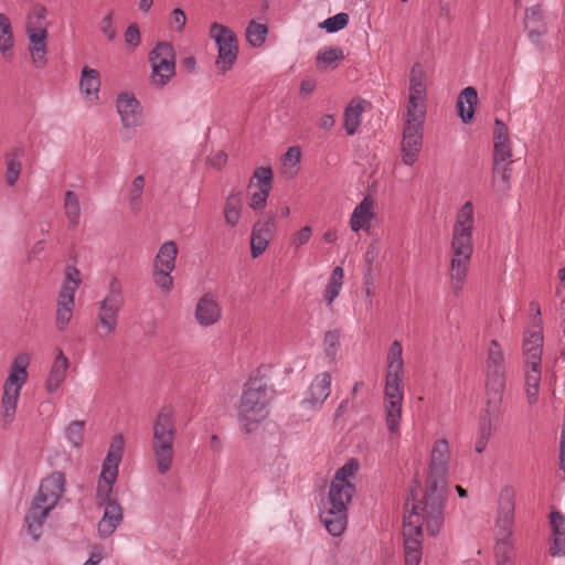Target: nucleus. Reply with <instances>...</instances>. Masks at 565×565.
<instances>
[{
    "instance_id": "obj_1",
    "label": "nucleus",
    "mask_w": 565,
    "mask_h": 565,
    "mask_svg": "<svg viewBox=\"0 0 565 565\" xmlns=\"http://www.w3.org/2000/svg\"><path fill=\"white\" fill-rule=\"evenodd\" d=\"M475 222L473 204L467 201L457 212L451 232L449 285L456 296L461 294L468 276Z\"/></svg>"
},
{
    "instance_id": "obj_2",
    "label": "nucleus",
    "mask_w": 565,
    "mask_h": 565,
    "mask_svg": "<svg viewBox=\"0 0 565 565\" xmlns=\"http://www.w3.org/2000/svg\"><path fill=\"white\" fill-rule=\"evenodd\" d=\"M359 470V461L350 459L337 470L331 481L328 499L323 502L320 520L332 536H340L348 524V503L355 493L352 479Z\"/></svg>"
},
{
    "instance_id": "obj_3",
    "label": "nucleus",
    "mask_w": 565,
    "mask_h": 565,
    "mask_svg": "<svg viewBox=\"0 0 565 565\" xmlns=\"http://www.w3.org/2000/svg\"><path fill=\"white\" fill-rule=\"evenodd\" d=\"M449 460L450 447L448 440L445 438L436 440L430 452L425 493L423 499L417 503L419 509H430L428 510V519L431 532L438 530V525L441 521V512H444Z\"/></svg>"
},
{
    "instance_id": "obj_4",
    "label": "nucleus",
    "mask_w": 565,
    "mask_h": 565,
    "mask_svg": "<svg viewBox=\"0 0 565 565\" xmlns=\"http://www.w3.org/2000/svg\"><path fill=\"white\" fill-rule=\"evenodd\" d=\"M403 347L397 340L393 341L387 352V370L384 390V407L387 429L395 434L399 429L402 404L404 398Z\"/></svg>"
},
{
    "instance_id": "obj_5",
    "label": "nucleus",
    "mask_w": 565,
    "mask_h": 565,
    "mask_svg": "<svg viewBox=\"0 0 565 565\" xmlns=\"http://www.w3.org/2000/svg\"><path fill=\"white\" fill-rule=\"evenodd\" d=\"M275 390L264 379H250L244 386L238 406V419L243 430L250 434L269 414Z\"/></svg>"
},
{
    "instance_id": "obj_6",
    "label": "nucleus",
    "mask_w": 565,
    "mask_h": 565,
    "mask_svg": "<svg viewBox=\"0 0 565 565\" xmlns=\"http://www.w3.org/2000/svg\"><path fill=\"white\" fill-rule=\"evenodd\" d=\"M64 487L65 477L58 471L42 480L39 492L25 515L28 531L34 540L40 539L44 521L63 495Z\"/></svg>"
},
{
    "instance_id": "obj_7",
    "label": "nucleus",
    "mask_w": 565,
    "mask_h": 565,
    "mask_svg": "<svg viewBox=\"0 0 565 565\" xmlns=\"http://www.w3.org/2000/svg\"><path fill=\"white\" fill-rule=\"evenodd\" d=\"M175 435L174 411L171 406H163L153 420L151 443L156 466L161 475L169 472L172 467Z\"/></svg>"
},
{
    "instance_id": "obj_8",
    "label": "nucleus",
    "mask_w": 565,
    "mask_h": 565,
    "mask_svg": "<svg viewBox=\"0 0 565 565\" xmlns=\"http://www.w3.org/2000/svg\"><path fill=\"white\" fill-rule=\"evenodd\" d=\"M29 363L30 356L26 353L18 354L11 363L9 376L3 384L0 422L4 429H7L15 418L21 388L28 381L26 369Z\"/></svg>"
},
{
    "instance_id": "obj_9",
    "label": "nucleus",
    "mask_w": 565,
    "mask_h": 565,
    "mask_svg": "<svg viewBox=\"0 0 565 565\" xmlns=\"http://www.w3.org/2000/svg\"><path fill=\"white\" fill-rule=\"evenodd\" d=\"M429 508L423 510L418 504H413L412 512L404 518V550H405V565H419L422 561V539L423 526L429 535L435 536L440 532L444 524V512H441V521L436 532L429 529Z\"/></svg>"
},
{
    "instance_id": "obj_10",
    "label": "nucleus",
    "mask_w": 565,
    "mask_h": 565,
    "mask_svg": "<svg viewBox=\"0 0 565 565\" xmlns=\"http://www.w3.org/2000/svg\"><path fill=\"white\" fill-rule=\"evenodd\" d=\"M124 438L116 435L109 446L106 458L104 459L102 472L96 489V500L98 505L107 503H117L114 495V484L118 477V466L122 458Z\"/></svg>"
},
{
    "instance_id": "obj_11",
    "label": "nucleus",
    "mask_w": 565,
    "mask_h": 565,
    "mask_svg": "<svg viewBox=\"0 0 565 565\" xmlns=\"http://www.w3.org/2000/svg\"><path fill=\"white\" fill-rule=\"evenodd\" d=\"M514 522V502L510 491L501 493V500L498 511L497 524L500 529L499 537L494 548L495 565H513L512 551L513 542L511 540V527Z\"/></svg>"
},
{
    "instance_id": "obj_12",
    "label": "nucleus",
    "mask_w": 565,
    "mask_h": 565,
    "mask_svg": "<svg viewBox=\"0 0 565 565\" xmlns=\"http://www.w3.org/2000/svg\"><path fill=\"white\" fill-rule=\"evenodd\" d=\"M125 305L122 286L117 277H113L106 296L97 303V321L106 334L116 332L119 312Z\"/></svg>"
},
{
    "instance_id": "obj_13",
    "label": "nucleus",
    "mask_w": 565,
    "mask_h": 565,
    "mask_svg": "<svg viewBox=\"0 0 565 565\" xmlns=\"http://www.w3.org/2000/svg\"><path fill=\"white\" fill-rule=\"evenodd\" d=\"M149 62L152 86L162 88L175 76V52L172 44L158 43L149 53Z\"/></svg>"
},
{
    "instance_id": "obj_14",
    "label": "nucleus",
    "mask_w": 565,
    "mask_h": 565,
    "mask_svg": "<svg viewBox=\"0 0 565 565\" xmlns=\"http://www.w3.org/2000/svg\"><path fill=\"white\" fill-rule=\"evenodd\" d=\"M81 285L79 270L76 267H67L65 279L58 292L55 324L60 331L66 329L73 317L75 292Z\"/></svg>"
},
{
    "instance_id": "obj_15",
    "label": "nucleus",
    "mask_w": 565,
    "mask_h": 565,
    "mask_svg": "<svg viewBox=\"0 0 565 565\" xmlns=\"http://www.w3.org/2000/svg\"><path fill=\"white\" fill-rule=\"evenodd\" d=\"M425 114L417 113L411 116L407 111L401 142L402 161L413 166L419 156L423 146V122Z\"/></svg>"
},
{
    "instance_id": "obj_16",
    "label": "nucleus",
    "mask_w": 565,
    "mask_h": 565,
    "mask_svg": "<svg viewBox=\"0 0 565 565\" xmlns=\"http://www.w3.org/2000/svg\"><path fill=\"white\" fill-rule=\"evenodd\" d=\"M210 35L216 42L218 50L216 64L225 73L237 58V38L230 28L217 22L211 24Z\"/></svg>"
},
{
    "instance_id": "obj_17",
    "label": "nucleus",
    "mask_w": 565,
    "mask_h": 565,
    "mask_svg": "<svg viewBox=\"0 0 565 565\" xmlns=\"http://www.w3.org/2000/svg\"><path fill=\"white\" fill-rule=\"evenodd\" d=\"M273 183L270 167L257 168L248 183V206L255 212L265 209Z\"/></svg>"
},
{
    "instance_id": "obj_18",
    "label": "nucleus",
    "mask_w": 565,
    "mask_h": 565,
    "mask_svg": "<svg viewBox=\"0 0 565 565\" xmlns=\"http://www.w3.org/2000/svg\"><path fill=\"white\" fill-rule=\"evenodd\" d=\"M426 95V72L422 64L417 62L412 66L409 74L407 111L411 113V116L417 113L425 114Z\"/></svg>"
},
{
    "instance_id": "obj_19",
    "label": "nucleus",
    "mask_w": 565,
    "mask_h": 565,
    "mask_svg": "<svg viewBox=\"0 0 565 565\" xmlns=\"http://www.w3.org/2000/svg\"><path fill=\"white\" fill-rule=\"evenodd\" d=\"M276 231V218L268 213L265 218L258 220L252 230L250 253L254 258L260 256L267 248Z\"/></svg>"
},
{
    "instance_id": "obj_20",
    "label": "nucleus",
    "mask_w": 565,
    "mask_h": 565,
    "mask_svg": "<svg viewBox=\"0 0 565 565\" xmlns=\"http://www.w3.org/2000/svg\"><path fill=\"white\" fill-rule=\"evenodd\" d=\"M194 319L203 328L214 326L222 319V307L214 294L206 292L199 298L194 308Z\"/></svg>"
},
{
    "instance_id": "obj_21",
    "label": "nucleus",
    "mask_w": 565,
    "mask_h": 565,
    "mask_svg": "<svg viewBox=\"0 0 565 565\" xmlns=\"http://www.w3.org/2000/svg\"><path fill=\"white\" fill-rule=\"evenodd\" d=\"M486 384L505 385V361L501 345L492 340L488 348L486 361Z\"/></svg>"
},
{
    "instance_id": "obj_22",
    "label": "nucleus",
    "mask_w": 565,
    "mask_h": 565,
    "mask_svg": "<svg viewBox=\"0 0 565 565\" xmlns=\"http://www.w3.org/2000/svg\"><path fill=\"white\" fill-rule=\"evenodd\" d=\"M331 374L322 372L311 382L307 396L301 402L303 407L319 409L331 393Z\"/></svg>"
},
{
    "instance_id": "obj_23",
    "label": "nucleus",
    "mask_w": 565,
    "mask_h": 565,
    "mask_svg": "<svg viewBox=\"0 0 565 565\" xmlns=\"http://www.w3.org/2000/svg\"><path fill=\"white\" fill-rule=\"evenodd\" d=\"M117 110L125 128H136L142 124V108L135 96L120 94L117 98Z\"/></svg>"
},
{
    "instance_id": "obj_24",
    "label": "nucleus",
    "mask_w": 565,
    "mask_h": 565,
    "mask_svg": "<svg viewBox=\"0 0 565 565\" xmlns=\"http://www.w3.org/2000/svg\"><path fill=\"white\" fill-rule=\"evenodd\" d=\"M505 385L486 384L487 401L482 413L481 423H489L490 427L503 415V392Z\"/></svg>"
},
{
    "instance_id": "obj_25",
    "label": "nucleus",
    "mask_w": 565,
    "mask_h": 565,
    "mask_svg": "<svg viewBox=\"0 0 565 565\" xmlns=\"http://www.w3.org/2000/svg\"><path fill=\"white\" fill-rule=\"evenodd\" d=\"M550 523L552 527V537L550 541L548 553L553 557L565 555V516L559 511L550 513Z\"/></svg>"
},
{
    "instance_id": "obj_26",
    "label": "nucleus",
    "mask_w": 565,
    "mask_h": 565,
    "mask_svg": "<svg viewBox=\"0 0 565 565\" xmlns=\"http://www.w3.org/2000/svg\"><path fill=\"white\" fill-rule=\"evenodd\" d=\"M543 352V334L539 330L525 333L523 340L524 366L541 365Z\"/></svg>"
},
{
    "instance_id": "obj_27",
    "label": "nucleus",
    "mask_w": 565,
    "mask_h": 565,
    "mask_svg": "<svg viewBox=\"0 0 565 565\" xmlns=\"http://www.w3.org/2000/svg\"><path fill=\"white\" fill-rule=\"evenodd\" d=\"M99 507L104 509V513L98 522V533L102 537H108L122 522L124 511L119 502L107 503Z\"/></svg>"
},
{
    "instance_id": "obj_28",
    "label": "nucleus",
    "mask_w": 565,
    "mask_h": 565,
    "mask_svg": "<svg viewBox=\"0 0 565 565\" xmlns=\"http://www.w3.org/2000/svg\"><path fill=\"white\" fill-rule=\"evenodd\" d=\"M68 365V359L65 356L61 349H57L47 379L45 381V390L49 393L52 394L56 392L57 388L62 385L66 377Z\"/></svg>"
},
{
    "instance_id": "obj_29",
    "label": "nucleus",
    "mask_w": 565,
    "mask_h": 565,
    "mask_svg": "<svg viewBox=\"0 0 565 565\" xmlns=\"http://www.w3.org/2000/svg\"><path fill=\"white\" fill-rule=\"evenodd\" d=\"M373 217V201L366 196L354 207L350 218V227L353 232L369 231Z\"/></svg>"
},
{
    "instance_id": "obj_30",
    "label": "nucleus",
    "mask_w": 565,
    "mask_h": 565,
    "mask_svg": "<svg viewBox=\"0 0 565 565\" xmlns=\"http://www.w3.org/2000/svg\"><path fill=\"white\" fill-rule=\"evenodd\" d=\"M29 38V53L32 58V63L36 68H43L47 64V47L46 39L47 32L42 33H26Z\"/></svg>"
},
{
    "instance_id": "obj_31",
    "label": "nucleus",
    "mask_w": 565,
    "mask_h": 565,
    "mask_svg": "<svg viewBox=\"0 0 565 565\" xmlns=\"http://www.w3.org/2000/svg\"><path fill=\"white\" fill-rule=\"evenodd\" d=\"M542 370L541 365L524 366V388L526 402L534 405L539 401Z\"/></svg>"
},
{
    "instance_id": "obj_32",
    "label": "nucleus",
    "mask_w": 565,
    "mask_h": 565,
    "mask_svg": "<svg viewBox=\"0 0 565 565\" xmlns=\"http://www.w3.org/2000/svg\"><path fill=\"white\" fill-rule=\"evenodd\" d=\"M477 102L478 94L472 86L463 88L459 94L457 100L458 115L465 124L471 121Z\"/></svg>"
},
{
    "instance_id": "obj_33",
    "label": "nucleus",
    "mask_w": 565,
    "mask_h": 565,
    "mask_svg": "<svg viewBox=\"0 0 565 565\" xmlns=\"http://www.w3.org/2000/svg\"><path fill=\"white\" fill-rule=\"evenodd\" d=\"M178 255V246L173 241L163 243L153 262V269L173 270Z\"/></svg>"
},
{
    "instance_id": "obj_34",
    "label": "nucleus",
    "mask_w": 565,
    "mask_h": 565,
    "mask_svg": "<svg viewBox=\"0 0 565 565\" xmlns=\"http://www.w3.org/2000/svg\"><path fill=\"white\" fill-rule=\"evenodd\" d=\"M63 206L65 216L68 221V227L71 230L76 228L79 224L82 213L78 195L74 191H66L64 194Z\"/></svg>"
},
{
    "instance_id": "obj_35",
    "label": "nucleus",
    "mask_w": 565,
    "mask_h": 565,
    "mask_svg": "<svg viewBox=\"0 0 565 565\" xmlns=\"http://www.w3.org/2000/svg\"><path fill=\"white\" fill-rule=\"evenodd\" d=\"M364 100L353 99L344 111V128L348 135H353L361 124V116L364 111Z\"/></svg>"
},
{
    "instance_id": "obj_36",
    "label": "nucleus",
    "mask_w": 565,
    "mask_h": 565,
    "mask_svg": "<svg viewBox=\"0 0 565 565\" xmlns=\"http://www.w3.org/2000/svg\"><path fill=\"white\" fill-rule=\"evenodd\" d=\"M47 10L42 4H34L32 10L26 15L25 29L26 33H42L47 32L45 25Z\"/></svg>"
},
{
    "instance_id": "obj_37",
    "label": "nucleus",
    "mask_w": 565,
    "mask_h": 565,
    "mask_svg": "<svg viewBox=\"0 0 565 565\" xmlns=\"http://www.w3.org/2000/svg\"><path fill=\"white\" fill-rule=\"evenodd\" d=\"M24 151L20 147L13 148L8 154H7V171H6V182L9 185H14L18 181L22 164L20 159L23 157Z\"/></svg>"
},
{
    "instance_id": "obj_38",
    "label": "nucleus",
    "mask_w": 565,
    "mask_h": 565,
    "mask_svg": "<svg viewBox=\"0 0 565 565\" xmlns=\"http://www.w3.org/2000/svg\"><path fill=\"white\" fill-rule=\"evenodd\" d=\"M100 87L99 72L88 66L83 67L79 88L86 96L97 95Z\"/></svg>"
},
{
    "instance_id": "obj_39",
    "label": "nucleus",
    "mask_w": 565,
    "mask_h": 565,
    "mask_svg": "<svg viewBox=\"0 0 565 565\" xmlns=\"http://www.w3.org/2000/svg\"><path fill=\"white\" fill-rule=\"evenodd\" d=\"M243 206L242 194L239 192L233 193L227 196L224 206L225 222L230 226H235L241 218V210Z\"/></svg>"
},
{
    "instance_id": "obj_40",
    "label": "nucleus",
    "mask_w": 565,
    "mask_h": 565,
    "mask_svg": "<svg viewBox=\"0 0 565 565\" xmlns=\"http://www.w3.org/2000/svg\"><path fill=\"white\" fill-rule=\"evenodd\" d=\"M343 276L344 273L342 267L337 266L332 270L328 285L324 289V300L328 307H331L334 299L339 296V292L343 285Z\"/></svg>"
},
{
    "instance_id": "obj_41",
    "label": "nucleus",
    "mask_w": 565,
    "mask_h": 565,
    "mask_svg": "<svg viewBox=\"0 0 565 565\" xmlns=\"http://www.w3.org/2000/svg\"><path fill=\"white\" fill-rule=\"evenodd\" d=\"M511 168L510 164H493L492 185L498 193H505L510 189Z\"/></svg>"
},
{
    "instance_id": "obj_42",
    "label": "nucleus",
    "mask_w": 565,
    "mask_h": 565,
    "mask_svg": "<svg viewBox=\"0 0 565 565\" xmlns=\"http://www.w3.org/2000/svg\"><path fill=\"white\" fill-rule=\"evenodd\" d=\"M145 190V177L139 174L131 182L128 198L129 209L134 214L140 213L142 209V193Z\"/></svg>"
},
{
    "instance_id": "obj_43",
    "label": "nucleus",
    "mask_w": 565,
    "mask_h": 565,
    "mask_svg": "<svg viewBox=\"0 0 565 565\" xmlns=\"http://www.w3.org/2000/svg\"><path fill=\"white\" fill-rule=\"evenodd\" d=\"M301 160V150L298 146L290 147L282 157V174L294 178L298 172V164Z\"/></svg>"
},
{
    "instance_id": "obj_44",
    "label": "nucleus",
    "mask_w": 565,
    "mask_h": 565,
    "mask_svg": "<svg viewBox=\"0 0 565 565\" xmlns=\"http://www.w3.org/2000/svg\"><path fill=\"white\" fill-rule=\"evenodd\" d=\"M267 33L266 24L252 20L246 29V39L252 46L258 47L265 42Z\"/></svg>"
},
{
    "instance_id": "obj_45",
    "label": "nucleus",
    "mask_w": 565,
    "mask_h": 565,
    "mask_svg": "<svg viewBox=\"0 0 565 565\" xmlns=\"http://www.w3.org/2000/svg\"><path fill=\"white\" fill-rule=\"evenodd\" d=\"M341 333L339 330H329L323 337V351L330 362H333L337 358L340 349Z\"/></svg>"
},
{
    "instance_id": "obj_46",
    "label": "nucleus",
    "mask_w": 565,
    "mask_h": 565,
    "mask_svg": "<svg viewBox=\"0 0 565 565\" xmlns=\"http://www.w3.org/2000/svg\"><path fill=\"white\" fill-rule=\"evenodd\" d=\"M13 46L11 22L4 13H0V51L6 54Z\"/></svg>"
},
{
    "instance_id": "obj_47",
    "label": "nucleus",
    "mask_w": 565,
    "mask_h": 565,
    "mask_svg": "<svg viewBox=\"0 0 565 565\" xmlns=\"http://www.w3.org/2000/svg\"><path fill=\"white\" fill-rule=\"evenodd\" d=\"M84 427L83 420L72 422L65 429V436L67 440L75 447H79L84 440Z\"/></svg>"
},
{
    "instance_id": "obj_48",
    "label": "nucleus",
    "mask_w": 565,
    "mask_h": 565,
    "mask_svg": "<svg viewBox=\"0 0 565 565\" xmlns=\"http://www.w3.org/2000/svg\"><path fill=\"white\" fill-rule=\"evenodd\" d=\"M512 150L509 141H497L493 147V164H511Z\"/></svg>"
},
{
    "instance_id": "obj_49",
    "label": "nucleus",
    "mask_w": 565,
    "mask_h": 565,
    "mask_svg": "<svg viewBox=\"0 0 565 565\" xmlns=\"http://www.w3.org/2000/svg\"><path fill=\"white\" fill-rule=\"evenodd\" d=\"M349 23V15L348 13L340 12L333 17L328 18L322 23H320V26L326 29L328 33H334L342 29H344Z\"/></svg>"
},
{
    "instance_id": "obj_50",
    "label": "nucleus",
    "mask_w": 565,
    "mask_h": 565,
    "mask_svg": "<svg viewBox=\"0 0 565 565\" xmlns=\"http://www.w3.org/2000/svg\"><path fill=\"white\" fill-rule=\"evenodd\" d=\"M343 58V51L340 47H326L319 51L317 63L328 67L332 63Z\"/></svg>"
},
{
    "instance_id": "obj_51",
    "label": "nucleus",
    "mask_w": 565,
    "mask_h": 565,
    "mask_svg": "<svg viewBox=\"0 0 565 565\" xmlns=\"http://www.w3.org/2000/svg\"><path fill=\"white\" fill-rule=\"evenodd\" d=\"M492 435V427L489 423H481L475 440V451L482 454Z\"/></svg>"
},
{
    "instance_id": "obj_52",
    "label": "nucleus",
    "mask_w": 565,
    "mask_h": 565,
    "mask_svg": "<svg viewBox=\"0 0 565 565\" xmlns=\"http://www.w3.org/2000/svg\"><path fill=\"white\" fill-rule=\"evenodd\" d=\"M172 270L153 269V280L156 285L164 292L173 288Z\"/></svg>"
},
{
    "instance_id": "obj_53",
    "label": "nucleus",
    "mask_w": 565,
    "mask_h": 565,
    "mask_svg": "<svg viewBox=\"0 0 565 565\" xmlns=\"http://www.w3.org/2000/svg\"><path fill=\"white\" fill-rule=\"evenodd\" d=\"M99 29L102 33L109 40L113 41L117 36V28L114 24V12L109 11L100 21Z\"/></svg>"
},
{
    "instance_id": "obj_54",
    "label": "nucleus",
    "mask_w": 565,
    "mask_h": 565,
    "mask_svg": "<svg viewBox=\"0 0 565 565\" xmlns=\"http://www.w3.org/2000/svg\"><path fill=\"white\" fill-rule=\"evenodd\" d=\"M312 228L309 225L301 227L299 231L295 232L291 236V245L295 248H300L305 244H307L311 237Z\"/></svg>"
},
{
    "instance_id": "obj_55",
    "label": "nucleus",
    "mask_w": 565,
    "mask_h": 565,
    "mask_svg": "<svg viewBox=\"0 0 565 565\" xmlns=\"http://www.w3.org/2000/svg\"><path fill=\"white\" fill-rule=\"evenodd\" d=\"M186 17L182 9L177 8L171 12L169 25L177 32H181L185 25Z\"/></svg>"
},
{
    "instance_id": "obj_56",
    "label": "nucleus",
    "mask_w": 565,
    "mask_h": 565,
    "mask_svg": "<svg viewBox=\"0 0 565 565\" xmlns=\"http://www.w3.org/2000/svg\"><path fill=\"white\" fill-rule=\"evenodd\" d=\"M525 26L544 24L540 6H533L525 11Z\"/></svg>"
},
{
    "instance_id": "obj_57",
    "label": "nucleus",
    "mask_w": 565,
    "mask_h": 565,
    "mask_svg": "<svg viewBox=\"0 0 565 565\" xmlns=\"http://www.w3.org/2000/svg\"><path fill=\"white\" fill-rule=\"evenodd\" d=\"M125 41L127 44L136 47L140 43V31L136 23L130 24L125 32Z\"/></svg>"
},
{
    "instance_id": "obj_58",
    "label": "nucleus",
    "mask_w": 565,
    "mask_h": 565,
    "mask_svg": "<svg viewBox=\"0 0 565 565\" xmlns=\"http://www.w3.org/2000/svg\"><path fill=\"white\" fill-rule=\"evenodd\" d=\"M493 140L497 141H509L508 128L504 122L500 119L494 121Z\"/></svg>"
},
{
    "instance_id": "obj_59",
    "label": "nucleus",
    "mask_w": 565,
    "mask_h": 565,
    "mask_svg": "<svg viewBox=\"0 0 565 565\" xmlns=\"http://www.w3.org/2000/svg\"><path fill=\"white\" fill-rule=\"evenodd\" d=\"M525 29L529 31L531 42L536 45L540 44L542 35L546 32L545 24L525 26Z\"/></svg>"
},
{
    "instance_id": "obj_60",
    "label": "nucleus",
    "mask_w": 565,
    "mask_h": 565,
    "mask_svg": "<svg viewBox=\"0 0 565 565\" xmlns=\"http://www.w3.org/2000/svg\"><path fill=\"white\" fill-rule=\"evenodd\" d=\"M377 254H379V247H377V243L375 241H373L367 249H366V253L364 255V258L365 260L369 263V264H372L374 262V259L377 257Z\"/></svg>"
},
{
    "instance_id": "obj_61",
    "label": "nucleus",
    "mask_w": 565,
    "mask_h": 565,
    "mask_svg": "<svg viewBox=\"0 0 565 565\" xmlns=\"http://www.w3.org/2000/svg\"><path fill=\"white\" fill-rule=\"evenodd\" d=\"M319 127L323 130H329L334 126V118L332 115H323L318 122Z\"/></svg>"
},
{
    "instance_id": "obj_62",
    "label": "nucleus",
    "mask_w": 565,
    "mask_h": 565,
    "mask_svg": "<svg viewBox=\"0 0 565 565\" xmlns=\"http://www.w3.org/2000/svg\"><path fill=\"white\" fill-rule=\"evenodd\" d=\"M559 459H561V469H563L565 471V428L563 429L562 436H561Z\"/></svg>"
},
{
    "instance_id": "obj_63",
    "label": "nucleus",
    "mask_w": 565,
    "mask_h": 565,
    "mask_svg": "<svg viewBox=\"0 0 565 565\" xmlns=\"http://www.w3.org/2000/svg\"><path fill=\"white\" fill-rule=\"evenodd\" d=\"M315 82L311 81V79H305L301 82V85H300V92L302 94H310L313 92L315 89Z\"/></svg>"
},
{
    "instance_id": "obj_64",
    "label": "nucleus",
    "mask_w": 565,
    "mask_h": 565,
    "mask_svg": "<svg viewBox=\"0 0 565 565\" xmlns=\"http://www.w3.org/2000/svg\"><path fill=\"white\" fill-rule=\"evenodd\" d=\"M44 246H45V242L44 241L36 242L33 245L32 249L30 250V257H34L35 255L41 253L44 249Z\"/></svg>"
}]
</instances>
